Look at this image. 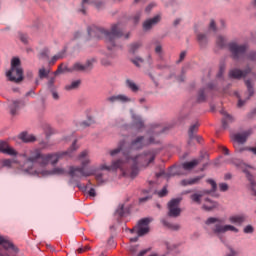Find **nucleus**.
Masks as SVG:
<instances>
[{"instance_id":"f257e3e1","label":"nucleus","mask_w":256,"mask_h":256,"mask_svg":"<svg viewBox=\"0 0 256 256\" xmlns=\"http://www.w3.org/2000/svg\"><path fill=\"white\" fill-rule=\"evenodd\" d=\"M77 149H79V146H77V140H74L70 148L63 152L44 154L39 148L29 150L28 152L20 154V157L23 159L22 169L24 173L28 175L39 177L41 171L35 170V165H39L40 167H47L49 163H51V165H57L59 159H63V157H73V153L77 151Z\"/></svg>"},{"instance_id":"f03ea898","label":"nucleus","mask_w":256,"mask_h":256,"mask_svg":"<svg viewBox=\"0 0 256 256\" xmlns=\"http://www.w3.org/2000/svg\"><path fill=\"white\" fill-rule=\"evenodd\" d=\"M89 37L92 39H105L108 51L115 53L117 51V44L115 41L123 37V30L119 28V24H113L110 30L99 28L97 26H89L87 28Z\"/></svg>"},{"instance_id":"7ed1b4c3","label":"nucleus","mask_w":256,"mask_h":256,"mask_svg":"<svg viewBox=\"0 0 256 256\" xmlns=\"http://www.w3.org/2000/svg\"><path fill=\"white\" fill-rule=\"evenodd\" d=\"M167 131L166 127H163L161 124H150L147 134L150 135L148 140H145V136H138L130 142V146L128 149L129 155H131V151H141L144 147L148 145H159L161 141L156 140L155 137H159L162 133Z\"/></svg>"},{"instance_id":"20e7f679","label":"nucleus","mask_w":256,"mask_h":256,"mask_svg":"<svg viewBox=\"0 0 256 256\" xmlns=\"http://www.w3.org/2000/svg\"><path fill=\"white\" fill-rule=\"evenodd\" d=\"M89 165V159L82 161V166H70L68 175L71 177L69 180V184L73 185L76 183L79 189H87V186H81V183L78 182L77 179H81V177H91L93 175V170H86L85 167Z\"/></svg>"},{"instance_id":"39448f33","label":"nucleus","mask_w":256,"mask_h":256,"mask_svg":"<svg viewBox=\"0 0 256 256\" xmlns=\"http://www.w3.org/2000/svg\"><path fill=\"white\" fill-rule=\"evenodd\" d=\"M213 223H216V224L212 228V232L216 237H219L221 241H223V236L221 235H223V233H227V231H233L234 233H239V228L230 224L223 225V220L216 217H209L205 222L206 225H213Z\"/></svg>"},{"instance_id":"423d86ee","label":"nucleus","mask_w":256,"mask_h":256,"mask_svg":"<svg viewBox=\"0 0 256 256\" xmlns=\"http://www.w3.org/2000/svg\"><path fill=\"white\" fill-rule=\"evenodd\" d=\"M6 77L13 83H21L23 80V68H21V59L14 57L11 60V68L6 72Z\"/></svg>"},{"instance_id":"0eeeda50","label":"nucleus","mask_w":256,"mask_h":256,"mask_svg":"<svg viewBox=\"0 0 256 256\" xmlns=\"http://www.w3.org/2000/svg\"><path fill=\"white\" fill-rule=\"evenodd\" d=\"M151 223L150 218H142L138 221L137 226L130 230V233L135 232L137 229V235L133 238H130L131 243H137L139 241V237H143L149 233V224Z\"/></svg>"},{"instance_id":"6e6552de","label":"nucleus","mask_w":256,"mask_h":256,"mask_svg":"<svg viewBox=\"0 0 256 256\" xmlns=\"http://www.w3.org/2000/svg\"><path fill=\"white\" fill-rule=\"evenodd\" d=\"M228 49L231 53L232 59L234 61H239V59H243V57H245L249 46L247 44L239 45L237 42H230L228 44Z\"/></svg>"},{"instance_id":"1a4fd4ad","label":"nucleus","mask_w":256,"mask_h":256,"mask_svg":"<svg viewBox=\"0 0 256 256\" xmlns=\"http://www.w3.org/2000/svg\"><path fill=\"white\" fill-rule=\"evenodd\" d=\"M181 201H183V198H173L168 202V217H171L172 219H177V217H181V208L179 207V205H181Z\"/></svg>"},{"instance_id":"9d476101","label":"nucleus","mask_w":256,"mask_h":256,"mask_svg":"<svg viewBox=\"0 0 256 256\" xmlns=\"http://www.w3.org/2000/svg\"><path fill=\"white\" fill-rule=\"evenodd\" d=\"M97 60L95 58L88 59L85 64H82L81 62H75L72 65L73 72L77 73H89V71H93V65L95 64Z\"/></svg>"},{"instance_id":"9b49d317","label":"nucleus","mask_w":256,"mask_h":256,"mask_svg":"<svg viewBox=\"0 0 256 256\" xmlns=\"http://www.w3.org/2000/svg\"><path fill=\"white\" fill-rule=\"evenodd\" d=\"M125 143V140L120 141L118 147L110 151V155L111 157H115V155H119V152L122 151L126 162L129 163L131 161V155L129 154L128 148H124Z\"/></svg>"},{"instance_id":"f8f14e48","label":"nucleus","mask_w":256,"mask_h":256,"mask_svg":"<svg viewBox=\"0 0 256 256\" xmlns=\"http://www.w3.org/2000/svg\"><path fill=\"white\" fill-rule=\"evenodd\" d=\"M85 5H94L96 9H103L105 7V1L103 0H82L81 3V9L79 10L80 13H83V15H87V7Z\"/></svg>"},{"instance_id":"ddd939ff","label":"nucleus","mask_w":256,"mask_h":256,"mask_svg":"<svg viewBox=\"0 0 256 256\" xmlns=\"http://www.w3.org/2000/svg\"><path fill=\"white\" fill-rule=\"evenodd\" d=\"M251 71V67L249 66H247L245 70L234 68L229 71V77L230 79H243V77H247Z\"/></svg>"},{"instance_id":"4468645a","label":"nucleus","mask_w":256,"mask_h":256,"mask_svg":"<svg viewBox=\"0 0 256 256\" xmlns=\"http://www.w3.org/2000/svg\"><path fill=\"white\" fill-rule=\"evenodd\" d=\"M213 89H215V83L213 82L208 83L206 88H201L197 94V98H196L197 103H205V101H207L208 91L209 90L213 91Z\"/></svg>"},{"instance_id":"2eb2a0df","label":"nucleus","mask_w":256,"mask_h":256,"mask_svg":"<svg viewBox=\"0 0 256 256\" xmlns=\"http://www.w3.org/2000/svg\"><path fill=\"white\" fill-rule=\"evenodd\" d=\"M106 101L108 103H131L133 101L131 98H129L125 94H118V95H113L108 98H106Z\"/></svg>"},{"instance_id":"dca6fc26","label":"nucleus","mask_w":256,"mask_h":256,"mask_svg":"<svg viewBox=\"0 0 256 256\" xmlns=\"http://www.w3.org/2000/svg\"><path fill=\"white\" fill-rule=\"evenodd\" d=\"M247 219H249V216L247 214H236L229 217L230 223L233 225H238L241 227L244 223H247Z\"/></svg>"},{"instance_id":"f3484780","label":"nucleus","mask_w":256,"mask_h":256,"mask_svg":"<svg viewBox=\"0 0 256 256\" xmlns=\"http://www.w3.org/2000/svg\"><path fill=\"white\" fill-rule=\"evenodd\" d=\"M0 153L4 155H10V157H17V152L12 147H9V144L5 141H0Z\"/></svg>"},{"instance_id":"a211bd4d","label":"nucleus","mask_w":256,"mask_h":256,"mask_svg":"<svg viewBox=\"0 0 256 256\" xmlns=\"http://www.w3.org/2000/svg\"><path fill=\"white\" fill-rule=\"evenodd\" d=\"M251 135L250 132H243V133H237L234 134L232 136L233 141H235V143H238L239 145H245V143H247V139L249 138V136Z\"/></svg>"},{"instance_id":"6ab92c4d","label":"nucleus","mask_w":256,"mask_h":256,"mask_svg":"<svg viewBox=\"0 0 256 256\" xmlns=\"http://www.w3.org/2000/svg\"><path fill=\"white\" fill-rule=\"evenodd\" d=\"M221 115H223V118H222L223 129H229V125H231V123H235V117H233L231 114L223 110L221 111Z\"/></svg>"},{"instance_id":"aec40b11","label":"nucleus","mask_w":256,"mask_h":256,"mask_svg":"<svg viewBox=\"0 0 256 256\" xmlns=\"http://www.w3.org/2000/svg\"><path fill=\"white\" fill-rule=\"evenodd\" d=\"M159 21H161V16H159V15H156L153 18L146 20L143 23L144 31H149L150 29H152L154 27V25H157V23H159Z\"/></svg>"},{"instance_id":"412c9836","label":"nucleus","mask_w":256,"mask_h":256,"mask_svg":"<svg viewBox=\"0 0 256 256\" xmlns=\"http://www.w3.org/2000/svg\"><path fill=\"white\" fill-rule=\"evenodd\" d=\"M132 125L137 129L138 131H141V129H145V122L143 121V118L141 116L132 114Z\"/></svg>"},{"instance_id":"4be33fe9","label":"nucleus","mask_w":256,"mask_h":256,"mask_svg":"<svg viewBox=\"0 0 256 256\" xmlns=\"http://www.w3.org/2000/svg\"><path fill=\"white\" fill-rule=\"evenodd\" d=\"M42 177H47L48 175H65V169L63 168H53L52 170H42L40 171Z\"/></svg>"},{"instance_id":"5701e85b","label":"nucleus","mask_w":256,"mask_h":256,"mask_svg":"<svg viewBox=\"0 0 256 256\" xmlns=\"http://www.w3.org/2000/svg\"><path fill=\"white\" fill-rule=\"evenodd\" d=\"M201 161H203V156H200L199 159H194L189 162H184L182 164V167L183 169H185V171H191V169H195V167H197V165H199Z\"/></svg>"},{"instance_id":"b1692460","label":"nucleus","mask_w":256,"mask_h":256,"mask_svg":"<svg viewBox=\"0 0 256 256\" xmlns=\"http://www.w3.org/2000/svg\"><path fill=\"white\" fill-rule=\"evenodd\" d=\"M19 139H21V141H23L24 143H34V141H37L35 135L27 134V132L20 133Z\"/></svg>"},{"instance_id":"393cba45","label":"nucleus","mask_w":256,"mask_h":256,"mask_svg":"<svg viewBox=\"0 0 256 256\" xmlns=\"http://www.w3.org/2000/svg\"><path fill=\"white\" fill-rule=\"evenodd\" d=\"M137 159H139V155L134 157L130 156V161H133L132 172L130 174V177L132 179H135L137 177V174L139 173V169H137Z\"/></svg>"},{"instance_id":"a878e982","label":"nucleus","mask_w":256,"mask_h":256,"mask_svg":"<svg viewBox=\"0 0 256 256\" xmlns=\"http://www.w3.org/2000/svg\"><path fill=\"white\" fill-rule=\"evenodd\" d=\"M61 73H73V66L67 67L65 64L61 63L58 69L54 72V75H61Z\"/></svg>"},{"instance_id":"bb28decb","label":"nucleus","mask_w":256,"mask_h":256,"mask_svg":"<svg viewBox=\"0 0 256 256\" xmlns=\"http://www.w3.org/2000/svg\"><path fill=\"white\" fill-rule=\"evenodd\" d=\"M161 223L162 225H164V227H167V229H171V231H179V229H181V226L179 224L170 223L166 219H162Z\"/></svg>"},{"instance_id":"cd10ccee","label":"nucleus","mask_w":256,"mask_h":256,"mask_svg":"<svg viewBox=\"0 0 256 256\" xmlns=\"http://www.w3.org/2000/svg\"><path fill=\"white\" fill-rule=\"evenodd\" d=\"M216 46L218 49H225V47H229V44H227V39L224 36H218L216 38Z\"/></svg>"},{"instance_id":"c85d7f7f","label":"nucleus","mask_w":256,"mask_h":256,"mask_svg":"<svg viewBox=\"0 0 256 256\" xmlns=\"http://www.w3.org/2000/svg\"><path fill=\"white\" fill-rule=\"evenodd\" d=\"M197 41H198L200 47H207V43L209 42V40L207 38V34L198 33L197 34Z\"/></svg>"},{"instance_id":"c756f323","label":"nucleus","mask_w":256,"mask_h":256,"mask_svg":"<svg viewBox=\"0 0 256 256\" xmlns=\"http://www.w3.org/2000/svg\"><path fill=\"white\" fill-rule=\"evenodd\" d=\"M125 213H127L125 210V204H119L114 212V215L115 217H118V219H121L122 217H125Z\"/></svg>"},{"instance_id":"7c9ffc66","label":"nucleus","mask_w":256,"mask_h":256,"mask_svg":"<svg viewBox=\"0 0 256 256\" xmlns=\"http://www.w3.org/2000/svg\"><path fill=\"white\" fill-rule=\"evenodd\" d=\"M21 108V101L15 100L13 103L10 105V113L11 115L15 116L17 115V111Z\"/></svg>"},{"instance_id":"2f4dec72","label":"nucleus","mask_w":256,"mask_h":256,"mask_svg":"<svg viewBox=\"0 0 256 256\" xmlns=\"http://www.w3.org/2000/svg\"><path fill=\"white\" fill-rule=\"evenodd\" d=\"M65 50H62L60 52H58L56 55H54L51 60L49 61V65H53L54 63H57V61H59V59H64L65 58Z\"/></svg>"},{"instance_id":"473e14b6","label":"nucleus","mask_w":256,"mask_h":256,"mask_svg":"<svg viewBox=\"0 0 256 256\" xmlns=\"http://www.w3.org/2000/svg\"><path fill=\"white\" fill-rule=\"evenodd\" d=\"M126 86L133 93H137V91H139V86L133 80H131V79H127L126 80Z\"/></svg>"},{"instance_id":"72a5a7b5","label":"nucleus","mask_w":256,"mask_h":256,"mask_svg":"<svg viewBox=\"0 0 256 256\" xmlns=\"http://www.w3.org/2000/svg\"><path fill=\"white\" fill-rule=\"evenodd\" d=\"M2 246L4 247V249H6V251H8V249H12V251H14L15 253H19V249L15 247V244H13L12 242H9L7 239L4 240V242L2 243Z\"/></svg>"},{"instance_id":"f704fd0d","label":"nucleus","mask_w":256,"mask_h":256,"mask_svg":"<svg viewBox=\"0 0 256 256\" xmlns=\"http://www.w3.org/2000/svg\"><path fill=\"white\" fill-rule=\"evenodd\" d=\"M49 73H51L50 69L42 67L38 70V77L39 79H47V77H49Z\"/></svg>"},{"instance_id":"c9c22d12","label":"nucleus","mask_w":256,"mask_h":256,"mask_svg":"<svg viewBox=\"0 0 256 256\" xmlns=\"http://www.w3.org/2000/svg\"><path fill=\"white\" fill-rule=\"evenodd\" d=\"M245 85H246L247 91L249 93V96L247 97V101H249V99H251V97H253V95H255V90L253 89V84L251 83V80H246Z\"/></svg>"},{"instance_id":"e433bc0d","label":"nucleus","mask_w":256,"mask_h":256,"mask_svg":"<svg viewBox=\"0 0 256 256\" xmlns=\"http://www.w3.org/2000/svg\"><path fill=\"white\" fill-rule=\"evenodd\" d=\"M202 198H203V194H201V192L190 195V199L192 203H196L197 205H201Z\"/></svg>"},{"instance_id":"4c0bfd02","label":"nucleus","mask_w":256,"mask_h":256,"mask_svg":"<svg viewBox=\"0 0 256 256\" xmlns=\"http://www.w3.org/2000/svg\"><path fill=\"white\" fill-rule=\"evenodd\" d=\"M79 85H81V80L72 81L71 84L65 86L66 91H73L75 89H79Z\"/></svg>"},{"instance_id":"58836bf2","label":"nucleus","mask_w":256,"mask_h":256,"mask_svg":"<svg viewBox=\"0 0 256 256\" xmlns=\"http://www.w3.org/2000/svg\"><path fill=\"white\" fill-rule=\"evenodd\" d=\"M197 131H199V124L196 123V124L191 125L188 130L189 138L194 139L195 133H197Z\"/></svg>"},{"instance_id":"ea45409f","label":"nucleus","mask_w":256,"mask_h":256,"mask_svg":"<svg viewBox=\"0 0 256 256\" xmlns=\"http://www.w3.org/2000/svg\"><path fill=\"white\" fill-rule=\"evenodd\" d=\"M141 48V42H134L129 45V53L135 55L136 51H139Z\"/></svg>"},{"instance_id":"a19ab883","label":"nucleus","mask_w":256,"mask_h":256,"mask_svg":"<svg viewBox=\"0 0 256 256\" xmlns=\"http://www.w3.org/2000/svg\"><path fill=\"white\" fill-rule=\"evenodd\" d=\"M205 201H207L208 203L211 204V206H207V205L202 206V209H204L205 211H213V209H215V207H217V202L212 201L209 198H205Z\"/></svg>"},{"instance_id":"79ce46f5","label":"nucleus","mask_w":256,"mask_h":256,"mask_svg":"<svg viewBox=\"0 0 256 256\" xmlns=\"http://www.w3.org/2000/svg\"><path fill=\"white\" fill-rule=\"evenodd\" d=\"M125 162L121 159H118L116 161H113L112 164H111V167H112V171H117V169H123V164Z\"/></svg>"},{"instance_id":"37998d69","label":"nucleus","mask_w":256,"mask_h":256,"mask_svg":"<svg viewBox=\"0 0 256 256\" xmlns=\"http://www.w3.org/2000/svg\"><path fill=\"white\" fill-rule=\"evenodd\" d=\"M248 181L250 182L251 189L254 192V195L256 196V183L255 180L253 179V175L248 174Z\"/></svg>"},{"instance_id":"c03bdc74","label":"nucleus","mask_w":256,"mask_h":256,"mask_svg":"<svg viewBox=\"0 0 256 256\" xmlns=\"http://www.w3.org/2000/svg\"><path fill=\"white\" fill-rule=\"evenodd\" d=\"M47 87H48L49 91L55 90V77L49 78V80L47 82Z\"/></svg>"},{"instance_id":"a18cd8bd","label":"nucleus","mask_w":256,"mask_h":256,"mask_svg":"<svg viewBox=\"0 0 256 256\" xmlns=\"http://www.w3.org/2000/svg\"><path fill=\"white\" fill-rule=\"evenodd\" d=\"M246 59L248 61H256V51H250L246 54Z\"/></svg>"},{"instance_id":"49530a36","label":"nucleus","mask_w":256,"mask_h":256,"mask_svg":"<svg viewBox=\"0 0 256 256\" xmlns=\"http://www.w3.org/2000/svg\"><path fill=\"white\" fill-rule=\"evenodd\" d=\"M224 73H225V62H222L220 63L219 72L217 74L218 79H221Z\"/></svg>"},{"instance_id":"de8ad7c7","label":"nucleus","mask_w":256,"mask_h":256,"mask_svg":"<svg viewBox=\"0 0 256 256\" xmlns=\"http://www.w3.org/2000/svg\"><path fill=\"white\" fill-rule=\"evenodd\" d=\"M201 179H203V176H196L194 178H190V185H197L199 184V181H201Z\"/></svg>"},{"instance_id":"09e8293b","label":"nucleus","mask_w":256,"mask_h":256,"mask_svg":"<svg viewBox=\"0 0 256 256\" xmlns=\"http://www.w3.org/2000/svg\"><path fill=\"white\" fill-rule=\"evenodd\" d=\"M167 186H164L160 191L157 192L158 197H167Z\"/></svg>"},{"instance_id":"8fccbe9b","label":"nucleus","mask_w":256,"mask_h":256,"mask_svg":"<svg viewBox=\"0 0 256 256\" xmlns=\"http://www.w3.org/2000/svg\"><path fill=\"white\" fill-rule=\"evenodd\" d=\"M206 183H209V185H211V191H217V182H215V180L208 179L206 180Z\"/></svg>"},{"instance_id":"3c124183","label":"nucleus","mask_w":256,"mask_h":256,"mask_svg":"<svg viewBox=\"0 0 256 256\" xmlns=\"http://www.w3.org/2000/svg\"><path fill=\"white\" fill-rule=\"evenodd\" d=\"M132 63L136 66V67H141V63H143V58L141 57H136L135 59L131 60Z\"/></svg>"},{"instance_id":"603ef678","label":"nucleus","mask_w":256,"mask_h":256,"mask_svg":"<svg viewBox=\"0 0 256 256\" xmlns=\"http://www.w3.org/2000/svg\"><path fill=\"white\" fill-rule=\"evenodd\" d=\"M243 231L246 234H251L255 231V228H253V226L251 224H249L246 227H244Z\"/></svg>"},{"instance_id":"864d4df0","label":"nucleus","mask_w":256,"mask_h":256,"mask_svg":"<svg viewBox=\"0 0 256 256\" xmlns=\"http://www.w3.org/2000/svg\"><path fill=\"white\" fill-rule=\"evenodd\" d=\"M219 189L222 193H225V191L229 190V185L227 183H220Z\"/></svg>"},{"instance_id":"5fc2aeb1","label":"nucleus","mask_w":256,"mask_h":256,"mask_svg":"<svg viewBox=\"0 0 256 256\" xmlns=\"http://www.w3.org/2000/svg\"><path fill=\"white\" fill-rule=\"evenodd\" d=\"M228 249H229V253L226 254V256H238L239 253L237 251H235V249H233V247L231 246H228Z\"/></svg>"},{"instance_id":"6e6d98bb","label":"nucleus","mask_w":256,"mask_h":256,"mask_svg":"<svg viewBox=\"0 0 256 256\" xmlns=\"http://www.w3.org/2000/svg\"><path fill=\"white\" fill-rule=\"evenodd\" d=\"M153 199L152 195H148L146 197L139 198V203H147V201H151Z\"/></svg>"},{"instance_id":"4d7b16f0","label":"nucleus","mask_w":256,"mask_h":256,"mask_svg":"<svg viewBox=\"0 0 256 256\" xmlns=\"http://www.w3.org/2000/svg\"><path fill=\"white\" fill-rule=\"evenodd\" d=\"M2 165H3V167H11V165H13V160L5 159V160H3Z\"/></svg>"},{"instance_id":"13d9d810","label":"nucleus","mask_w":256,"mask_h":256,"mask_svg":"<svg viewBox=\"0 0 256 256\" xmlns=\"http://www.w3.org/2000/svg\"><path fill=\"white\" fill-rule=\"evenodd\" d=\"M87 155H89V151H87V150L82 151L78 156L79 161H82V159H85V157H87Z\"/></svg>"},{"instance_id":"bf43d9fd","label":"nucleus","mask_w":256,"mask_h":256,"mask_svg":"<svg viewBox=\"0 0 256 256\" xmlns=\"http://www.w3.org/2000/svg\"><path fill=\"white\" fill-rule=\"evenodd\" d=\"M236 96L238 97L239 101H238V107H243V105H245V103H247V100H241V96H239V93L236 92Z\"/></svg>"},{"instance_id":"052dcab7","label":"nucleus","mask_w":256,"mask_h":256,"mask_svg":"<svg viewBox=\"0 0 256 256\" xmlns=\"http://www.w3.org/2000/svg\"><path fill=\"white\" fill-rule=\"evenodd\" d=\"M180 185H182V187H187L191 185V181L189 179H183L181 180Z\"/></svg>"},{"instance_id":"680f3d73","label":"nucleus","mask_w":256,"mask_h":256,"mask_svg":"<svg viewBox=\"0 0 256 256\" xmlns=\"http://www.w3.org/2000/svg\"><path fill=\"white\" fill-rule=\"evenodd\" d=\"M52 93V97L55 101H59V93L57 91L54 90H50Z\"/></svg>"},{"instance_id":"e2e57ef3","label":"nucleus","mask_w":256,"mask_h":256,"mask_svg":"<svg viewBox=\"0 0 256 256\" xmlns=\"http://www.w3.org/2000/svg\"><path fill=\"white\" fill-rule=\"evenodd\" d=\"M20 41H22V43H29V38L27 37V35L21 34Z\"/></svg>"},{"instance_id":"0e129e2a","label":"nucleus","mask_w":256,"mask_h":256,"mask_svg":"<svg viewBox=\"0 0 256 256\" xmlns=\"http://www.w3.org/2000/svg\"><path fill=\"white\" fill-rule=\"evenodd\" d=\"M134 19V23H139L140 19H141V12H137L135 14V16L133 17Z\"/></svg>"},{"instance_id":"69168bd1","label":"nucleus","mask_w":256,"mask_h":256,"mask_svg":"<svg viewBox=\"0 0 256 256\" xmlns=\"http://www.w3.org/2000/svg\"><path fill=\"white\" fill-rule=\"evenodd\" d=\"M186 56H187V51H182L180 53V57H179L178 63H181V61H183V59H185Z\"/></svg>"},{"instance_id":"338daca9","label":"nucleus","mask_w":256,"mask_h":256,"mask_svg":"<svg viewBox=\"0 0 256 256\" xmlns=\"http://www.w3.org/2000/svg\"><path fill=\"white\" fill-rule=\"evenodd\" d=\"M151 155L150 159L148 160V163H153L155 161V153L146 152L144 155Z\"/></svg>"},{"instance_id":"774afa93","label":"nucleus","mask_w":256,"mask_h":256,"mask_svg":"<svg viewBox=\"0 0 256 256\" xmlns=\"http://www.w3.org/2000/svg\"><path fill=\"white\" fill-rule=\"evenodd\" d=\"M209 28L212 29V31H217V26L215 25L214 20H211Z\"/></svg>"}]
</instances>
